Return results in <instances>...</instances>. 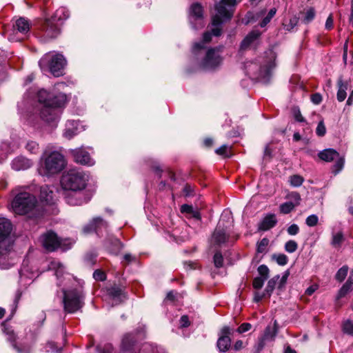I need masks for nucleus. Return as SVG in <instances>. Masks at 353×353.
Returning a JSON list of instances; mask_svg holds the SVG:
<instances>
[{
    "label": "nucleus",
    "instance_id": "19",
    "mask_svg": "<svg viewBox=\"0 0 353 353\" xmlns=\"http://www.w3.org/2000/svg\"><path fill=\"white\" fill-rule=\"evenodd\" d=\"M229 236L226 234L225 230L221 227L220 223L214 230L212 235V241L218 245L226 243L228 241Z\"/></svg>",
    "mask_w": 353,
    "mask_h": 353
},
{
    "label": "nucleus",
    "instance_id": "56",
    "mask_svg": "<svg viewBox=\"0 0 353 353\" xmlns=\"http://www.w3.org/2000/svg\"><path fill=\"white\" fill-rule=\"evenodd\" d=\"M293 114L295 120L298 122H303L305 121V119L302 116L299 109L294 108L293 110Z\"/></svg>",
    "mask_w": 353,
    "mask_h": 353
},
{
    "label": "nucleus",
    "instance_id": "21",
    "mask_svg": "<svg viewBox=\"0 0 353 353\" xmlns=\"http://www.w3.org/2000/svg\"><path fill=\"white\" fill-rule=\"evenodd\" d=\"M109 296L116 301V303H121L125 299V293L123 289L118 286H112L108 289Z\"/></svg>",
    "mask_w": 353,
    "mask_h": 353
},
{
    "label": "nucleus",
    "instance_id": "50",
    "mask_svg": "<svg viewBox=\"0 0 353 353\" xmlns=\"http://www.w3.org/2000/svg\"><path fill=\"white\" fill-rule=\"evenodd\" d=\"M27 150L32 154H36L39 152V145L34 141H29L26 144Z\"/></svg>",
    "mask_w": 353,
    "mask_h": 353
},
{
    "label": "nucleus",
    "instance_id": "8",
    "mask_svg": "<svg viewBox=\"0 0 353 353\" xmlns=\"http://www.w3.org/2000/svg\"><path fill=\"white\" fill-rule=\"evenodd\" d=\"M318 155L321 160L326 162H330L336 159V161L333 166V172L335 174H338L344 166V157H340L339 152L334 149H325L320 152Z\"/></svg>",
    "mask_w": 353,
    "mask_h": 353
},
{
    "label": "nucleus",
    "instance_id": "61",
    "mask_svg": "<svg viewBox=\"0 0 353 353\" xmlns=\"http://www.w3.org/2000/svg\"><path fill=\"white\" fill-rule=\"evenodd\" d=\"M267 295L265 291L263 293L255 292L254 294V302H259L262 300L263 298H264Z\"/></svg>",
    "mask_w": 353,
    "mask_h": 353
},
{
    "label": "nucleus",
    "instance_id": "43",
    "mask_svg": "<svg viewBox=\"0 0 353 353\" xmlns=\"http://www.w3.org/2000/svg\"><path fill=\"white\" fill-rule=\"evenodd\" d=\"M343 331L348 335L353 336V321L350 320L345 321L343 324Z\"/></svg>",
    "mask_w": 353,
    "mask_h": 353
},
{
    "label": "nucleus",
    "instance_id": "17",
    "mask_svg": "<svg viewBox=\"0 0 353 353\" xmlns=\"http://www.w3.org/2000/svg\"><path fill=\"white\" fill-rule=\"evenodd\" d=\"M11 248L8 250H5V247L0 246V268L6 270L10 268L14 263V259L9 257L8 254Z\"/></svg>",
    "mask_w": 353,
    "mask_h": 353
},
{
    "label": "nucleus",
    "instance_id": "51",
    "mask_svg": "<svg viewBox=\"0 0 353 353\" xmlns=\"http://www.w3.org/2000/svg\"><path fill=\"white\" fill-rule=\"evenodd\" d=\"M265 279H263L262 277H256L253 280L252 285L253 288L256 290L261 289L264 284Z\"/></svg>",
    "mask_w": 353,
    "mask_h": 353
},
{
    "label": "nucleus",
    "instance_id": "58",
    "mask_svg": "<svg viewBox=\"0 0 353 353\" xmlns=\"http://www.w3.org/2000/svg\"><path fill=\"white\" fill-rule=\"evenodd\" d=\"M290 275V273L288 271H285L284 274H283L282 277L279 278V288H281L283 287V285L285 284L287 279Z\"/></svg>",
    "mask_w": 353,
    "mask_h": 353
},
{
    "label": "nucleus",
    "instance_id": "55",
    "mask_svg": "<svg viewBox=\"0 0 353 353\" xmlns=\"http://www.w3.org/2000/svg\"><path fill=\"white\" fill-rule=\"evenodd\" d=\"M287 232L288 233L290 234V235H296L299 233V226L296 225V224H292L291 225H290L288 229H287Z\"/></svg>",
    "mask_w": 353,
    "mask_h": 353
},
{
    "label": "nucleus",
    "instance_id": "10",
    "mask_svg": "<svg viewBox=\"0 0 353 353\" xmlns=\"http://www.w3.org/2000/svg\"><path fill=\"white\" fill-rule=\"evenodd\" d=\"M221 62L222 58L219 53V50L210 48L208 50L206 56L201 63V66L204 69H214L219 66Z\"/></svg>",
    "mask_w": 353,
    "mask_h": 353
},
{
    "label": "nucleus",
    "instance_id": "1",
    "mask_svg": "<svg viewBox=\"0 0 353 353\" xmlns=\"http://www.w3.org/2000/svg\"><path fill=\"white\" fill-rule=\"evenodd\" d=\"M38 100L42 103L41 117L47 122L55 120L58 117L57 108L62 107L67 101L66 95L63 93L54 94L46 90H41L38 92Z\"/></svg>",
    "mask_w": 353,
    "mask_h": 353
},
{
    "label": "nucleus",
    "instance_id": "5",
    "mask_svg": "<svg viewBox=\"0 0 353 353\" xmlns=\"http://www.w3.org/2000/svg\"><path fill=\"white\" fill-rule=\"evenodd\" d=\"M41 241L44 248L49 252L54 251L59 247L64 250H68L74 243V241L70 239L60 241L57 234L52 232H48L43 234L41 237Z\"/></svg>",
    "mask_w": 353,
    "mask_h": 353
},
{
    "label": "nucleus",
    "instance_id": "26",
    "mask_svg": "<svg viewBox=\"0 0 353 353\" xmlns=\"http://www.w3.org/2000/svg\"><path fill=\"white\" fill-rule=\"evenodd\" d=\"M353 290V270L351 271L350 275L345 282V283L341 287L338 294V299L343 297L349 292Z\"/></svg>",
    "mask_w": 353,
    "mask_h": 353
},
{
    "label": "nucleus",
    "instance_id": "6",
    "mask_svg": "<svg viewBox=\"0 0 353 353\" xmlns=\"http://www.w3.org/2000/svg\"><path fill=\"white\" fill-rule=\"evenodd\" d=\"M64 310L73 313L82 307L81 295L75 290H63Z\"/></svg>",
    "mask_w": 353,
    "mask_h": 353
},
{
    "label": "nucleus",
    "instance_id": "39",
    "mask_svg": "<svg viewBox=\"0 0 353 353\" xmlns=\"http://www.w3.org/2000/svg\"><path fill=\"white\" fill-rule=\"evenodd\" d=\"M315 14L316 12L314 8L312 7L309 8L305 12V16L303 19V21L305 23H309L314 19Z\"/></svg>",
    "mask_w": 353,
    "mask_h": 353
},
{
    "label": "nucleus",
    "instance_id": "11",
    "mask_svg": "<svg viewBox=\"0 0 353 353\" xmlns=\"http://www.w3.org/2000/svg\"><path fill=\"white\" fill-rule=\"evenodd\" d=\"M236 3L237 0H221L215 6V9L221 16L232 18Z\"/></svg>",
    "mask_w": 353,
    "mask_h": 353
},
{
    "label": "nucleus",
    "instance_id": "49",
    "mask_svg": "<svg viewBox=\"0 0 353 353\" xmlns=\"http://www.w3.org/2000/svg\"><path fill=\"white\" fill-rule=\"evenodd\" d=\"M214 263L215 267L219 268H221L223 265V258L222 254L220 252L215 253L214 256Z\"/></svg>",
    "mask_w": 353,
    "mask_h": 353
},
{
    "label": "nucleus",
    "instance_id": "44",
    "mask_svg": "<svg viewBox=\"0 0 353 353\" xmlns=\"http://www.w3.org/2000/svg\"><path fill=\"white\" fill-rule=\"evenodd\" d=\"M272 259L280 265H285L288 261V256L284 254H274Z\"/></svg>",
    "mask_w": 353,
    "mask_h": 353
},
{
    "label": "nucleus",
    "instance_id": "24",
    "mask_svg": "<svg viewBox=\"0 0 353 353\" xmlns=\"http://www.w3.org/2000/svg\"><path fill=\"white\" fill-rule=\"evenodd\" d=\"M216 12L218 11L216 10ZM230 19L231 18H228L227 17L221 16L219 12H217L216 14L212 17V25L214 26L212 29V34L216 37L219 36L221 32L219 26L222 23V21Z\"/></svg>",
    "mask_w": 353,
    "mask_h": 353
},
{
    "label": "nucleus",
    "instance_id": "3",
    "mask_svg": "<svg viewBox=\"0 0 353 353\" xmlns=\"http://www.w3.org/2000/svg\"><path fill=\"white\" fill-rule=\"evenodd\" d=\"M13 211L20 215L39 214V205L36 196L29 192H22L16 195L12 202Z\"/></svg>",
    "mask_w": 353,
    "mask_h": 353
},
{
    "label": "nucleus",
    "instance_id": "63",
    "mask_svg": "<svg viewBox=\"0 0 353 353\" xmlns=\"http://www.w3.org/2000/svg\"><path fill=\"white\" fill-rule=\"evenodd\" d=\"M243 347V343L241 340H238L235 342V343L234 345V349L235 350H239Z\"/></svg>",
    "mask_w": 353,
    "mask_h": 353
},
{
    "label": "nucleus",
    "instance_id": "20",
    "mask_svg": "<svg viewBox=\"0 0 353 353\" xmlns=\"http://www.w3.org/2000/svg\"><path fill=\"white\" fill-rule=\"evenodd\" d=\"M261 33L258 30H252L242 41L241 48L245 50L254 43L260 37Z\"/></svg>",
    "mask_w": 353,
    "mask_h": 353
},
{
    "label": "nucleus",
    "instance_id": "7",
    "mask_svg": "<svg viewBox=\"0 0 353 353\" xmlns=\"http://www.w3.org/2000/svg\"><path fill=\"white\" fill-rule=\"evenodd\" d=\"M50 55L46 54L39 61L40 67L42 68L43 65L46 64L48 61L50 62L49 68L50 72L54 77H60L63 74V70L66 64V61L63 56L60 54H56L49 59Z\"/></svg>",
    "mask_w": 353,
    "mask_h": 353
},
{
    "label": "nucleus",
    "instance_id": "27",
    "mask_svg": "<svg viewBox=\"0 0 353 353\" xmlns=\"http://www.w3.org/2000/svg\"><path fill=\"white\" fill-rule=\"evenodd\" d=\"M338 92L337 99L339 101H343L347 96L346 90L347 88V83L344 82L341 77L338 79Z\"/></svg>",
    "mask_w": 353,
    "mask_h": 353
},
{
    "label": "nucleus",
    "instance_id": "9",
    "mask_svg": "<svg viewBox=\"0 0 353 353\" xmlns=\"http://www.w3.org/2000/svg\"><path fill=\"white\" fill-rule=\"evenodd\" d=\"M12 230L11 222L6 218H0V246L8 250L11 248L10 233Z\"/></svg>",
    "mask_w": 353,
    "mask_h": 353
},
{
    "label": "nucleus",
    "instance_id": "47",
    "mask_svg": "<svg viewBox=\"0 0 353 353\" xmlns=\"http://www.w3.org/2000/svg\"><path fill=\"white\" fill-rule=\"evenodd\" d=\"M318 221H319L318 216L315 214H312V215L308 216L306 218L305 223L309 227H314L317 225Z\"/></svg>",
    "mask_w": 353,
    "mask_h": 353
},
{
    "label": "nucleus",
    "instance_id": "2",
    "mask_svg": "<svg viewBox=\"0 0 353 353\" xmlns=\"http://www.w3.org/2000/svg\"><path fill=\"white\" fill-rule=\"evenodd\" d=\"M88 181V176L85 172L77 168H72L63 174L61 185L64 190L80 195L81 191L86 188Z\"/></svg>",
    "mask_w": 353,
    "mask_h": 353
},
{
    "label": "nucleus",
    "instance_id": "18",
    "mask_svg": "<svg viewBox=\"0 0 353 353\" xmlns=\"http://www.w3.org/2000/svg\"><path fill=\"white\" fill-rule=\"evenodd\" d=\"M66 202L71 205H80L88 202V199L85 197L84 194L81 191L80 195H77L75 192H68L65 195Z\"/></svg>",
    "mask_w": 353,
    "mask_h": 353
},
{
    "label": "nucleus",
    "instance_id": "16",
    "mask_svg": "<svg viewBox=\"0 0 353 353\" xmlns=\"http://www.w3.org/2000/svg\"><path fill=\"white\" fill-rule=\"evenodd\" d=\"M277 223L275 214H268L259 223L258 230L267 231L274 228Z\"/></svg>",
    "mask_w": 353,
    "mask_h": 353
},
{
    "label": "nucleus",
    "instance_id": "14",
    "mask_svg": "<svg viewBox=\"0 0 353 353\" xmlns=\"http://www.w3.org/2000/svg\"><path fill=\"white\" fill-rule=\"evenodd\" d=\"M44 35L49 39L56 38L60 33L59 23L46 19L43 25Z\"/></svg>",
    "mask_w": 353,
    "mask_h": 353
},
{
    "label": "nucleus",
    "instance_id": "37",
    "mask_svg": "<svg viewBox=\"0 0 353 353\" xmlns=\"http://www.w3.org/2000/svg\"><path fill=\"white\" fill-rule=\"evenodd\" d=\"M304 181L303 176L299 174H294L290 176L289 182L292 186L299 187Z\"/></svg>",
    "mask_w": 353,
    "mask_h": 353
},
{
    "label": "nucleus",
    "instance_id": "35",
    "mask_svg": "<svg viewBox=\"0 0 353 353\" xmlns=\"http://www.w3.org/2000/svg\"><path fill=\"white\" fill-rule=\"evenodd\" d=\"M122 248L123 244L118 239H114L112 240L110 246V252L117 254L121 250Z\"/></svg>",
    "mask_w": 353,
    "mask_h": 353
},
{
    "label": "nucleus",
    "instance_id": "33",
    "mask_svg": "<svg viewBox=\"0 0 353 353\" xmlns=\"http://www.w3.org/2000/svg\"><path fill=\"white\" fill-rule=\"evenodd\" d=\"M279 279V276L276 275V276H274V277H272L268 282L267 286L265 290L268 296H270L272 292H273L274 289L275 288L276 283H278Z\"/></svg>",
    "mask_w": 353,
    "mask_h": 353
},
{
    "label": "nucleus",
    "instance_id": "41",
    "mask_svg": "<svg viewBox=\"0 0 353 353\" xmlns=\"http://www.w3.org/2000/svg\"><path fill=\"white\" fill-rule=\"evenodd\" d=\"M286 199L291 200L295 206H298L300 204L301 196L299 193L296 192H292L287 194Z\"/></svg>",
    "mask_w": 353,
    "mask_h": 353
},
{
    "label": "nucleus",
    "instance_id": "60",
    "mask_svg": "<svg viewBox=\"0 0 353 353\" xmlns=\"http://www.w3.org/2000/svg\"><path fill=\"white\" fill-rule=\"evenodd\" d=\"M311 100L314 104H319L322 101V97L319 93L313 94L311 96Z\"/></svg>",
    "mask_w": 353,
    "mask_h": 353
},
{
    "label": "nucleus",
    "instance_id": "31",
    "mask_svg": "<svg viewBox=\"0 0 353 353\" xmlns=\"http://www.w3.org/2000/svg\"><path fill=\"white\" fill-rule=\"evenodd\" d=\"M344 241V235L342 231L337 232H332V238L331 244L334 248L341 247L342 243Z\"/></svg>",
    "mask_w": 353,
    "mask_h": 353
},
{
    "label": "nucleus",
    "instance_id": "54",
    "mask_svg": "<svg viewBox=\"0 0 353 353\" xmlns=\"http://www.w3.org/2000/svg\"><path fill=\"white\" fill-rule=\"evenodd\" d=\"M252 328V325L249 323H242L237 329V332L239 334L244 333L249 331Z\"/></svg>",
    "mask_w": 353,
    "mask_h": 353
},
{
    "label": "nucleus",
    "instance_id": "36",
    "mask_svg": "<svg viewBox=\"0 0 353 353\" xmlns=\"http://www.w3.org/2000/svg\"><path fill=\"white\" fill-rule=\"evenodd\" d=\"M295 207L292 201H288L282 203L279 207V210L281 213L287 214L291 212Z\"/></svg>",
    "mask_w": 353,
    "mask_h": 353
},
{
    "label": "nucleus",
    "instance_id": "4",
    "mask_svg": "<svg viewBox=\"0 0 353 353\" xmlns=\"http://www.w3.org/2000/svg\"><path fill=\"white\" fill-rule=\"evenodd\" d=\"M64 157L58 152H52L45 159L41 174L53 175L60 172L65 166Z\"/></svg>",
    "mask_w": 353,
    "mask_h": 353
},
{
    "label": "nucleus",
    "instance_id": "38",
    "mask_svg": "<svg viewBox=\"0 0 353 353\" xmlns=\"http://www.w3.org/2000/svg\"><path fill=\"white\" fill-rule=\"evenodd\" d=\"M51 268L55 269V274L57 278H60L64 274V266L60 262H52Z\"/></svg>",
    "mask_w": 353,
    "mask_h": 353
},
{
    "label": "nucleus",
    "instance_id": "13",
    "mask_svg": "<svg viewBox=\"0 0 353 353\" xmlns=\"http://www.w3.org/2000/svg\"><path fill=\"white\" fill-rule=\"evenodd\" d=\"M71 153L75 162L86 165H92L94 163L93 159L90 157L89 153L83 148L72 150Z\"/></svg>",
    "mask_w": 353,
    "mask_h": 353
},
{
    "label": "nucleus",
    "instance_id": "23",
    "mask_svg": "<svg viewBox=\"0 0 353 353\" xmlns=\"http://www.w3.org/2000/svg\"><path fill=\"white\" fill-rule=\"evenodd\" d=\"M68 17L69 13L68 10L64 7H61L55 11V12L50 19L52 20L53 21L57 23H59L61 24L62 21L68 19Z\"/></svg>",
    "mask_w": 353,
    "mask_h": 353
},
{
    "label": "nucleus",
    "instance_id": "42",
    "mask_svg": "<svg viewBox=\"0 0 353 353\" xmlns=\"http://www.w3.org/2000/svg\"><path fill=\"white\" fill-rule=\"evenodd\" d=\"M298 248L297 243L294 240H290L285 244V250L288 253L294 252Z\"/></svg>",
    "mask_w": 353,
    "mask_h": 353
},
{
    "label": "nucleus",
    "instance_id": "15",
    "mask_svg": "<svg viewBox=\"0 0 353 353\" xmlns=\"http://www.w3.org/2000/svg\"><path fill=\"white\" fill-rule=\"evenodd\" d=\"M108 226L107 223L101 217L93 219L87 225L83 228L85 233H89L93 231L98 232L101 228H106Z\"/></svg>",
    "mask_w": 353,
    "mask_h": 353
},
{
    "label": "nucleus",
    "instance_id": "45",
    "mask_svg": "<svg viewBox=\"0 0 353 353\" xmlns=\"http://www.w3.org/2000/svg\"><path fill=\"white\" fill-rule=\"evenodd\" d=\"M276 12V8H272L268 15L263 19V21L260 23V26L261 28L265 27L272 19V18L275 15Z\"/></svg>",
    "mask_w": 353,
    "mask_h": 353
},
{
    "label": "nucleus",
    "instance_id": "25",
    "mask_svg": "<svg viewBox=\"0 0 353 353\" xmlns=\"http://www.w3.org/2000/svg\"><path fill=\"white\" fill-rule=\"evenodd\" d=\"M13 27L14 29L17 30V31L20 33L26 34L29 31L30 24L28 20L26 19L25 18L21 17L15 21V23L13 26Z\"/></svg>",
    "mask_w": 353,
    "mask_h": 353
},
{
    "label": "nucleus",
    "instance_id": "52",
    "mask_svg": "<svg viewBox=\"0 0 353 353\" xmlns=\"http://www.w3.org/2000/svg\"><path fill=\"white\" fill-rule=\"evenodd\" d=\"M316 134L319 137H323L325 134L326 128L323 121H320L316 130Z\"/></svg>",
    "mask_w": 353,
    "mask_h": 353
},
{
    "label": "nucleus",
    "instance_id": "22",
    "mask_svg": "<svg viewBox=\"0 0 353 353\" xmlns=\"http://www.w3.org/2000/svg\"><path fill=\"white\" fill-rule=\"evenodd\" d=\"M40 199L47 203H51L54 200L53 190L48 185H43L40 189Z\"/></svg>",
    "mask_w": 353,
    "mask_h": 353
},
{
    "label": "nucleus",
    "instance_id": "28",
    "mask_svg": "<svg viewBox=\"0 0 353 353\" xmlns=\"http://www.w3.org/2000/svg\"><path fill=\"white\" fill-rule=\"evenodd\" d=\"M77 123L74 121H69L66 123V128L63 133L64 137L68 139H72L77 133V128L75 126Z\"/></svg>",
    "mask_w": 353,
    "mask_h": 353
},
{
    "label": "nucleus",
    "instance_id": "46",
    "mask_svg": "<svg viewBox=\"0 0 353 353\" xmlns=\"http://www.w3.org/2000/svg\"><path fill=\"white\" fill-rule=\"evenodd\" d=\"M269 240L266 238L263 239L257 243V252L259 253H263L265 252L268 245Z\"/></svg>",
    "mask_w": 353,
    "mask_h": 353
},
{
    "label": "nucleus",
    "instance_id": "48",
    "mask_svg": "<svg viewBox=\"0 0 353 353\" xmlns=\"http://www.w3.org/2000/svg\"><path fill=\"white\" fill-rule=\"evenodd\" d=\"M258 272L260 275L259 277H262L264 279H267L269 275V269L265 265H261L258 268Z\"/></svg>",
    "mask_w": 353,
    "mask_h": 353
},
{
    "label": "nucleus",
    "instance_id": "53",
    "mask_svg": "<svg viewBox=\"0 0 353 353\" xmlns=\"http://www.w3.org/2000/svg\"><path fill=\"white\" fill-rule=\"evenodd\" d=\"M93 277L97 281H103L106 279V275L104 272L97 270L93 273Z\"/></svg>",
    "mask_w": 353,
    "mask_h": 353
},
{
    "label": "nucleus",
    "instance_id": "12",
    "mask_svg": "<svg viewBox=\"0 0 353 353\" xmlns=\"http://www.w3.org/2000/svg\"><path fill=\"white\" fill-rule=\"evenodd\" d=\"M232 334L231 329L228 327H223L221 331V336L217 341V347L221 352L228 351L231 345V339L230 337Z\"/></svg>",
    "mask_w": 353,
    "mask_h": 353
},
{
    "label": "nucleus",
    "instance_id": "32",
    "mask_svg": "<svg viewBox=\"0 0 353 353\" xmlns=\"http://www.w3.org/2000/svg\"><path fill=\"white\" fill-rule=\"evenodd\" d=\"M212 34L206 32L203 34V41L201 43H195L192 47V51L196 52L197 50L204 48V44L211 41Z\"/></svg>",
    "mask_w": 353,
    "mask_h": 353
},
{
    "label": "nucleus",
    "instance_id": "64",
    "mask_svg": "<svg viewBox=\"0 0 353 353\" xmlns=\"http://www.w3.org/2000/svg\"><path fill=\"white\" fill-rule=\"evenodd\" d=\"M317 289L316 286L312 285L307 288L305 290V294L308 296L312 295Z\"/></svg>",
    "mask_w": 353,
    "mask_h": 353
},
{
    "label": "nucleus",
    "instance_id": "59",
    "mask_svg": "<svg viewBox=\"0 0 353 353\" xmlns=\"http://www.w3.org/2000/svg\"><path fill=\"white\" fill-rule=\"evenodd\" d=\"M333 21H334V20H333L332 14H330L325 21V27L327 30H330L332 29Z\"/></svg>",
    "mask_w": 353,
    "mask_h": 353
},
{
    "label": "nucleus",
    "instance_id": "29",
    "mask_svg": "<svg viewBox=\"0 0 353 353\" xmlns=\"http://www.w3.org/2000/svg\"><path fill=\"white\" fill-rule=\"evenodd\" d=\"M30 165L31 163L28 159L17 158L13 161L12 167L15 170H20L29 168Z\"/></svg>",
    "mask_w": 353,
    "mask_h": 353
},
{
    "label": "nucleus",
    "instance_id": "62",
    "mask_svg": "<svg viewBox=\"0 0 353 353\" xmlns=\"http://www.w3.org/2000/svg\"><path fill=\"white\" fill-rule=\"evenodd\" d=\"M180 322L181 327H188L190 325L189 319L186 315L182 316L181 317Z\"/></svg>",
    "mask_w": 353,
    "mask_h": 353
},
{
    "label": "nucleus",
    "instance_id": "40",
    "mask_svg": "<svg viewBox=\"0 0 353 353\" xmlns=\"http://www.w3.org/2000/svg\"><path fill=\"white\" fill-rule=\"evenodd\" d=\"M348 272V267L347 265H344L341 268L336 272L335 275V279L339 281L342 282L346 277Z\"/></svg>",
    "mask_w": 353,
    "mask_h": 353
},
{
    "label": "nucleus",
    "instance_id": "57",
    "mask_svg": "<svg viewBox=\"0 0 353 353\" xmlns=\"http://www.w3.org/2000/svg\"><path fill=\"white\" fill-rule=\"evenodd\" d=\"M193 210H194L193 207L192 205H190L188 204H184V205H181V212L182 213H185L189 215L193 212Z\"/></svg>",
    "mask_w": 353,
    "mask_h": 353
},
{
    "label": "nucleus",
    "instance_id": "34",
    "mask_svg": "<svg viewBox=\"0 0 353 353\" xmlns=\"http://www.w3.org/2000/svg\"><path fill=\"white\" fill-rule=\"evenodd\" d=\"M277 333V327H276V321L274 322V326L271 327L270 326H268L265 328L264 332V339H271L273 340L276 335Z\"/></svg>",
    "mask_w": 353,
    "mask_h": 353
},
{
    "label": "nucleus",
    "instance_id": "30",
    "mask_svg": "<svg viewBox=\"0 0 353 353\" xmlns=\"http://www.w3.org/2000/svg\"><path fill=\"white\" fill-rule=\"evenodd\" d=\"M190 15L195 20L201 19L203 17V8L201 4L198 3L192 4L190 9Z\"/></svg>",
    "mask_w": 353,
    "mask_h": 353
}]
</instances>
